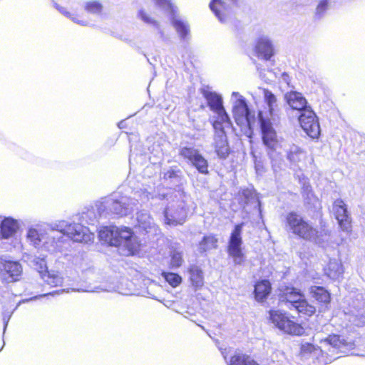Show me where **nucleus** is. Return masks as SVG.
<instances>
[{"instance_id":"obj_34","label":"nucleus","mask_w":365,"mask_h":365,"mask_svg":"<svg viewBox=\"0 0 365 365\" xmlns=\"http://www.w3.org/2000/svg\"><path fill=\"white\" fill-rule=\"evenodd\" d=\"M173 25L175 27L176 31L181 37L184 38L188 34V26L182 21L175 20L173 22Z\"/></svg>"},{"instance_id":"obj_26","label":"nucleus","mask_w":365,"mask_h":365,"mask_svg":"<svg viewBox=\"0 0 365 365\" xmlns=\"http://www.w3.org/2000/svg\"><path fill=\"white\" fill-rule=\"evenodd\" d=\"M138 226L148 232V230L154 228V222L150 215L145 211H141L137 215Z\"/></svg>"},{"instance_id":"obj_29","label":"nucleus","mask_w":365,"mask_h":365,"mask_svg":"<svg viewBox=\"0 0 365 365\" xmlns=\"http://www.w3.org/2000/svg\"><path fill=\"white\" fill-rule=\"evenodd\" d=\"M179 153L181 157L187 160H204L199 151L194 147H183Z\"/></svg>"},{"instance_id":"obj_33","label":"nucleus","mask_w":365,"mask_h":365,"mask_svg":"<svg viewBox=\"0 0 365 365\" xmlns=\"http://www.w3.org/2000/svg\"><path fill=\"white\" fill-rule=\"evenodd\" d=\"M85 9L88 13L98 14L102 12L103 6L99 1H92L85 4Z\"/></svg>"},{"instance_id":"obj_9","label":"nucleus","mask_w":365,"mask_h":365,"mask_svg":"<svg viewBox=\"0 0 365 365\" xmlns=\"http://www.w3.org/2000/svg\"><path fill=\"white\" fill-rule=\"evenodd\" d=\"M300 126L304 131L313 139H317L320 135V125L318 118L312 109L305 110L301 113L298 118Z\"/></svg>"},{"instance_id":"obj_17","label":"nucleus","mask_w":365,"mask_h":365,"mask_svg":"<svg viewBox=\"0 0 365 365\" xmlns=\"http://www.w3.org/2000/svg\"><path fill=\"white\" fill-rule=\"evenodd\" d=\"M321 342L325 345H330L333 348L338 349L341 352H346L354 349V344L351 341H347L344 337L339 335H329Z\"/></svg>"},{"instance_id":"obj_3","label":"nucleus","mask_w":365,"mask_h":365,"mask_svg":"<svg viewBox=\"0 0 365 365\" xmlns=\"http://www.w3.org/2000/svg\"><path fill=\"white\" fill-rule=\"evenodd\" d=\"M285 228L294 235L317 245L322 246L325 242L326 235L319 232L311 223L304 220L300 215L294 212L287 214Z\"/></svg>"},{"instance_id":"obj_32","label":"nucleus","mask_w":365,"mask_h":365,"mask_svg":"<svg viewBox=\"0 0 365 365\" xmlns=\"http://www.w3.org/2000/svg\"><path fill=\"white\" fill-rule=\"evenodd\" d=\"M162 275L166 282L173 287H178L182 282V277L178 274L173 272H163Z\"/></svg>"},{"instance_id":"obj_4","label":"nucleus","mask_w":365,"mask_h":365,"mask_svg":"<svg viewBox=\"0 0 365 365\" xmlns=\"http://www.w3.org/2000/svg\"><path fill=\"white\" fill-rule=\"evenodd\" d=\"M279 303L290 310H296L307 316L316 312V308L309 304L302 292L292 287H282L279 289Z\"/></svg>"},{"instance_id":"obj_23","label":"nucleus","mask_w":365,"mask_h":365,"mask_svg":"<svg viewBox=\"0 0 365 365\" xmlns=\"http://www.w3.org/2000/svg\"><path fill=\"white\" fill-rule=\"evenodd\" d=\"M209 7L221 21L226 19L227 8L225 1L222 0H212L210 2Z\"/></svg>"},{"instance_id":"obj_35","label":"nucleus","mask_w":365,"mask_h":365,"mask_svg":"<svg viewBox=\"0 0 365 365\" xmlns=\"http://www.w3.org/2000/svg\"><path fill=\"white\" fill-rule=\"evenodd\" d=\"M138 17L146 24H152L156 27H159V23L154 19L151 18L143 9H141L138 11Z\"/></svg>"},{"instance_id":"obj_12","label":"nucleus","mask_w":365,"mask_h":365,"mask_svg":"<svg viewBox=\"0 0 365 365\" xmlns=\"http://www.w3.org/2000/svg\"><path fill=\"white\" fill-rule=\"evenodd\" d=\"M333 212L340 228L346 232L351 231V218L347 210V205L341 199H337L333 204Z\"/></svg>"},{"instance_id":"obj_38","label":"nucleus","mask_w":365,"mask_h":365,"mask_svg":"<svg viewBox=\"0 0 365 365\" xmlns=\"http://www.w3.org/2000/svg\"><path fill=\"white\" fill-rule=\"evenodd\" d=\"M328 8V0H322L317 9H316V12L317 14L319 15H321Z\"/></svg>"},{"instance_id":"obj_42","label":"nucleus","mask_w":365,"mask_h":365,"mask_svg":"<svg viewBox=\"0 0 365 365\" xmlns=\"http://www.w3.org/2000/svg\"><path fill=\"white\" fill-rule=\"evenodd\" d=\"M255 169L258 174L262 173V169H263L262 161H256Z\"/></svg>"},{"instance_id":"obj_16","label":"nucleus","mask_w":365,"mask_h":365,"mask_svg":"<svg viewBox=\"0 0 365 365\" xmlns=\"http://www.w3.org/2000/svg\"><path fill=\"white\" fill-rule=\"evenodd\" d=\"M286 99L288 105L292 110L304 113L305 110H311L312 108L307 106L306 98L301 93L297 91H289L286 94Z\"/></svg>"},{"instance_id":"obj_45","label":"nucleus","mask_w":365,"mask_h":365,"mask_svg":"<svg viewBox=\"0 0 365 365\" xmlns=\"http://www.w3.org/2000/svg\"><path fill=\"white\" fill-rule=\"evenodd\" d=\"M3 320H4V331H5V329H6V328L7 324H8L9 318H8V319H6V317H4Z\"/></svg>"},{"instance_id":"obj_1","label":"nucleus","mask_w":365,"mask_h":365,"mask_svg":"<svg viewBox=\"0 0 365 365\" xmlns=\"http://www.w3.org/2000/svg\"><path fill=\"white\" fill-rule=\"evenodd\" d=\"M202 94L207 101L210 109L217 114L216 119L212 123L215 133H218L217 139L215 142V148L218 156L225 158L230 153L225 127L232 125L230 118L223 106L222 98L219 94L206 90H202Z\"/></svg>"},{"instance_id":"obj_15","label":"nucleus","mask_w":365,"mask_h":365,"mask_svg":"<svg viewBox=\"0 0 365 365\" xmlns=\"http://www.w3.org/2000/svg\"><path fill=\"white\" fill-rule=\"evenodd\" d=\"M233 117L237 125L250 123V112L246 101L238 99L232 108Z\"/></svg>"},{"instance_id":"obj_31","label":"nucleus","mask_w":365,"mask_h":365,"mask_svg":"<svg viewBox=\"0 0 365 365\" xmlns=\"http://www.w3.org/2000/svg\"><path fill=\"white\" fill-rule=\"evenodd\" d=\"M26 238L31 245L37 247L42 240V235L36 228L30 227L27 231Z\"/></svg>"},{"instance_id":"obj_20","label":"nucleus","mask_w":365,"mask_h":365,"mask_svg":"<svg viewBox=\"0 0 365 365\" xmlns=\"http://www.w3.org/2000/svg\"><path fill=\"white\" fill-rule=\"evenodd\" d=\"M19 228L18 221L12 217H5L0 224V236L3 239L12 238Z\"/></svg>"},{"instance_id":"obj_30","label":"nucleus","mask_w":365,"mask_h":365,"mask_svg":"<svg viewBox=\"0 0 365 365\" xmlns=\"http://www.w3.org/2000/svg\"><path fill=\"white\" fill-rule=\"evenodd\" d=\"M264 101L268 106L269 112L272 114L277 106V98L272 91L267 88L263 89Z\"/></svg>"},{"instance_id":"obj_22","label":"nucleus","mask_w":365,"mask_h":365,"mask_svg":"<svg viewBox=\"0 0 365 365\" xmlns=\"http://www.w3.org/2000/svg\"><path fill=\"white\" fill-rule=\"evenodd\" d=\"M271 284L268 280L258 282L255 286V298L257 302L265 300L271 292Z\"/></svg>"},{"instance_id":"obj_28","label":"nucleus","mask_w":365,"mask_h":365,"mask_svg":"<svg viewBox=\"0 0 365 365\" xmlns=\"http://www.w3.org/2000/svg\"><path fill=\"white\" fill-rule=\"evenodd\" d=\"M217 246V239L213 235L204 237L199 243V251L205 252L212 249L216 248Z\"/></svg>"},{"instance_id":"obj_43","label":"nucleus","mask_w":365,"mask_h":365,"mask_svg":"<svg viewBox=\"0 0 365 365\" xmlns=\"http://www.w3.org/2000/svg\"><path fill=\"white\" fill-rule=\"evenodd\" d=\"M72 19L73 21L78 22V24H83L84 23V21L83 20L78 19V15H76V16L72 17Z\"/></svg>"},{"instance_id":"obj_39","label":"nucleus","mask_w":365,"mask_h":365,"mask_svg":"<svg viewBox=\"0 0 365 365\" xmlns=\"http://www.w3.org/2000/svg\"><path fill=\"white\" fill-rule=\"evenodd\" d=\"M12 245H13V247L14 249L19 250V251H21L22 250V244H21V240L17 238V237H14L12 239Z\"/></svg>"},{"instance_id":"obj_44","label":"nucleus","mask_w":365,"mask_h":365,"mask_svg":"<svg viewBox=\"0 0 365 365\" xmlns=\"http://www.w3.org/2000/svg\"><path fill=\"white\" fill-rule=\"evenodd\" d=\"M156 4L162 5L165 3L166 0H153Z\"/></svg>"},{"instance_id":"obj_18","label":"nucleus","mask_w":365,"mask_h":365,"mask_svg":"<svg viewBox=\"0 0 365 365\" xmlns=\"http://www.w3.org/2000/svg\"><path fill=\"white\" fill-rule=\"evenodd\" d=\"M189 282L195 290L200 289L204 285V273L202 269L196 264L187 267Z\"/></svg>"},{"instance_id":"obj_40","label":"nucleus","mask_w":365,"mask_h":365,"mask_svg":"<svg viewBox=\"0 0 365 365\" xmlns=\"http://www.w3.org/2000/svg\"><path fill=\"white\" fill-rule=\"evenodd\" d=\"M356 318H359V319L354 321L357 326H362L365 323V316H364L362 314H356Z\"/></svg>"},{"instance_id":"obj_6","label":"nucleus","mask_w":365,"mask_h":365,"mask_svg":"<svg viewBox=\"0 0 365 365\" xmlns=\"http://www.w3.org/2000/svg\"><path fill=\"white\" fill-rule=\"evenodd\" d=\"M135 205V201L130 197L116 195L106 197L96 205L101 215L107 211L120 216L130 214Z\"/></svg>"},{"instance_id":"obj_41","label":"nucleus","mask_w":365,"mask_h":365,"mask_svg":"<svg viewBox=\"0 0 365 365\" xmlns=\"http://www.w3.org/2000/svg\"><path fill=\"white\" fill-rule=\"evenodd\" d=\"M242 195L245 197V199L248 201L250 199L254 197V194L250 190H244L242 191Z\"/></svg>"},{"instance_id":"obj_24","label":"nucleus","mask_w":365,"mask_h":365,"mask_svg":"<svg viewBox=\"0 0 365 365\" xmlns=\"http://www.w3.org/2000/svg\"><path fill=\"white\" fill-rule=\"evenodd\" d=\"M228 365H259L250 356L236 353L230 359Z\"/></svg>"},{"instance_id":"obj_37","label":"nucleus","mask_w":365,"mask_h":365,"mask_svg":"<svg viewBox=\"0 0 365 365\" xmlns=\"http://www.w3.org/2000/svg\"><path fill=\"white\" fill-rule=\"evenodd\" d=\"M304 153L303 150L298 148H293L290 149L288 153L287 158L289 160H294L295 158H300V155Z\"/></svg>"},{"instance_id":"obj_13","label":"nucleus","mask_w":365,"mask_h":365,"mask_svg":"<svg viewBox=\"0 0 365 365\" xmlns=\"http://www.w3.org/2000/svg\"><path fill=\"white\" fill-rule=\"evenodd\" d=\"M256 56L264 61H269L274 55V50L272 42L266 38H258L254 46Z\"/></svg>"},{"instance_id":"obj_8","label":"nucleus","mask_w":365,"mask_h":365,"mask_svg":"<svg viewBox=\"0 0 365 365\" xmlns=\"http://www.w3.org/2000/svg\"><path fill=\"white\" fill-rule=\"evenodd\" d=\"M244 223L237 225L232 230L228 245V254L235 264H242L245 262V255L242 251V232Z\"/></svg>"},{"instance_id":"obj_5","label":"nucleus","mask_w":365,"mask_h":365,"mask_svg":"<svg viewBox=\"0 0 365 365\" xmlns=\"http://www.w3.org/2000/svg\"><path fill=\"white\" fill-rule=\"evenodd\" d=\"M58 230L76 242L88 244L93 242L95 235L89 228L80 223L60 221L53 228Z\"/></svg>"},{"instance_id":"obj_7","label":"nucleus","mask_w":365,"mask_h":365,"mask_svg":"<svg viewBox=\"0 0 365 365\" xmlns=\"http://www.w3.org/2000/svg\"><path fill=\"white\" fill-rule=\"evenodd\" d=\"M269 319L274 327L286 334L299 336L304 332L300 324L290 319L286 313L280 310H270Z\"/></svg>"},{"instance_id":"obj_14","label":"nucleus","mask_w":365,"mask_h":365,"mask_svg":"<svg viewBox=\"0 0 365 365\" xmlns=\"http://www.w3.org/2000/svg\"><path fill=\"white\" fill-rule=\"evenodd\" d=\"M186 217L187 212L182 206L168 207L165 211V222L171 226L183 224Z\"/></svg>"},{"instance_id":"obj_19","label":"nucleus","mask_w":365,"mask_h":365,"mask_svg":"<svg viewBox=\"0 0 365 365\" xmlns=\"http://www.w3.org/2000/svg\"><path fill=\"white\" fill-rule=\"evenodd\" d=\"M46 268V266L45 261L43 259H41L39 266L40 269L38 270V272L43 281L51 287L61 286L63 283V277L59 274V273L54 271L48 272L46 270H43V269Z\"/></svg>"},{"instance_id":"obj_36","label":"nucleus","mask_w":365,"mask_h":365,"mask_svg":"<svg viewBox=\"0 0 365 365\" xmlns=\"http://www.w3.org/2000/svg\"><path fill=\"white\" fill-rule=\"evenodd\" d=\"M192 165L196 168V169L202 173H207V161H191Z\"/></svg>"},{"instance_id":"obj_27","label":"nucleus","mask_w":365,"mask_h":365,"mask_svg":"<svg viewBox=\"0 0 365 365\" xmlns=\"http://www.w3.org/2000/svg\"><path fill=\"white\" fill-rule=\"evenodd\" d=\"M182 254L183 251L180 247H172L170 252V264L172 268H178L184 262Z\"/></svg>"},{"instance_id":"obj_10","label":"nucleus","mask_w":365,"mask_h":365,"mask_svg":"<svg viewBox=\"0 0 365 365\" xmlns=\"http://www.w3.org/2000/svg\"><path fill=\"white\" fill-rule=\"evenodd\" d=\"M259 119L263 143L269 149V152L276 150L279 146L277 133L274 129L272 123L268 119H264L262 112H259Z\"/></svg>"},{"instance_id":"obj_2","label":"nucleus","mask_w":365,"mask_h":365,"mask_svg":"<svg viewBox=\"0 0 365 365\" xmlns=\"http://www.w3.org/2000/svg\"><path fill=\"white\" fill-rule=\"evenodd\" d=\"M99 237L110 245L120 247L123 255L127 256L134 255L140 247L137 237L128 227H103L99 232Z\"/></svg>"},{"instance_id":"obj_11","label":"nucleus","mask_w":365,"mask_h":365,"mask_svg":"<svg viewBox=\"0 0 365 365\" xmlns=\"http://www.w3.org/2000/svg\"><path fill=\"white\" fill-rule=\"evenodd\" d=\"M21 264L16 261L0 259V277L7 282L18 281L22 274Z\"/></svg>"},{"instance_id":"obj_21","label":"nucleus","mask_w":365,"mask_h":365,"mask_svg":"<svg viewBox=\"0 0 365 365\" xmlns=\"http://www.w3.org/2000/svg\"><path fill=\"white\" fill-rule=\"evenodd\" d=\"M325 274L331 279H339L342 277L344 267L340 259H331L324 267Z\"/></svg>"},{"instance_id":"obj_25","label":"nucleus","mask_w":365,"mask_h":365,"mask_svg":"<svg viewBox=\"0 0 365 365\" xmlns=\"http://www.w3.org/2000/svg\"><path fill=\"white\" fill-rule=\"evenodd\" d=\"M309 293L312 297L319 302L328 304L330 302V294L322 287H311Z\"/></svg>"}]
</instances>
